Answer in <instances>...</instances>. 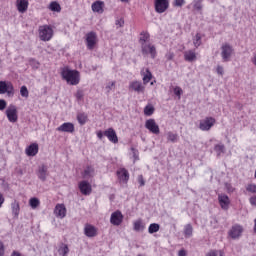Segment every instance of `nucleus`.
I'll return each mask as SVG.
<instances>
[{
    "mask_svg": "<svg viewBox=\"0 0 256 256\" xmlns=\"http://www.w3.org/2000/svg\"><path fill=\"white\" fill-rule=\"evenodd\" d=\"M61 77L63 81H66L67 85H79L81 83V73L68 67L61 69Z\"/></svg>",
    "mask_w": 256,
    "mask_h": 256,
    "instance_id": "1",
    "label": "nucleus"
},
{
    "mask_svg": "<svg viewBox=\"0 0 256 256\" xmlns=\"http://www.w3.org/2000/svg\"><path fill=\"white\" fill-rule=\"evenodd\" d=\"M110 223L116 227H119L123 223V214L121 211H115L111 214Z\"/></svg>",
    "mask_w": 256,
    "mask_h": 256,
    "instance_id": "17",
    "label": "nucleus"
},
{
    "mask_svg": "<svg viewBox=\"0 0 256 256\" xmlns=\"http://www.w3.org/2000/svg\"><path fill=\"white\" fill-rule=\"evenodd\" d=\"M37 177L40 181H46L47 177H49V168L45 165H41L38 167Z\"/></svg>",
    "mask_w": 256,
    "mask_h": 256,
    "instance_id": "19",
    "label": "nucleus"
},
{
    "mask_svg": "<svg viewBox=\"0 0 256 256\" xmlns=\"http://www.w3.org/2000/svg\"><path fill=\"white\" fill-rule=\"evenodd\" d=\"M16 9L20 13H27V9H29V0H16Z\"/></svg>",
    "mask_w": 256,
    "mask_h": 256,
    "instance_id": "23",
    "label": "nucleus"
},
{
    "mask_svg": "<svg viewBox=\"0 0 256 256\" xmlns=\"http://www.w3.org/2000/svg\"><path fill=\"white\" fill-rule=\"evenodd\" d=\"M217 120L211 116H208L199 122L200 131H211V128L215 126Z\"/></svg>",
    "mask_w": 256,
    "mask_h": 256,
    "instance_id": "7",
    "label": "nucleus"
},
{
    "mask_svg": "<svg viewBox=\"0 0 256 256\" xmlns=\"http://www.w3.org/2000/svg\"><path fill=\"white\" fill-rule=\"evenodd\" d=\"M184 59L188 61V63H193L197 59V52L195 50H186L184 52Z\"/></svg>",
    "mask_w": 256,
    "mask_h": 256,
    "instance_id": "26",
    "label": "nucleus"
},
{
    "mask_svg": "<svg viewBox=\"0 0 256 256\" xmlns=\"http://www.w3.org/2000/svg\"><path fill=\"white\" fill-rule=\"evenodd\" d=\"M218 202L224 211H228L229 207L231 206V199H229V196L227 194H219L218 195Z\"/></svg>",
    "mask_w": 256,
    "mask_h": 256,
    "instance_id": "13",
    "label": "nucleus"
},
{
    "mask_svg": "<svg viewBox=\"0 0 256 256\" xmlns=\"http://www.w3.org/2000/svg\"><path fill=\"white\" fill-rule=\"evenodd\" d=\"M82 177L83 179H91V177H95V168L91 165L84 167Z\"/></svg>",
    "mask_w": 256,
    "mask_h": 256,
    "instance_id": "24",
    "label": "nucleus"
},
{
    "mask_svg": "<svg viewBox=\"0 0 256 256\" xmlns=\"http://www.w3.org/2000/svg\"><path fill=\"white\" fill-rule=\"evenodd\" d=\"M214 149L218 155H221V153H225V145L218 144L215 146Z\"/></svg>",
    "mask_w": 256,
    "mask_h": 256,
    "instance_id": "43",
    "label": "nucleus"
},
{
    "mask_svg": "<svg viewBox=\"0 0 256 256\" xmlns=\"http://www.w3.org/2000/svg\"><path fill=\"white\" fill-rule=\"evenodd\" d=\"M142 77H143V83L144 85H147L151 79H153V74H151V71H149V68H145L141 71Z\"/></svg>",
    "mask_w": 256,
    "mask_h": 256,
    "instance_id": "28",
    "label": "nucleus"
},
{
    "mask_svg": "<svg viewBox=\"0 0 256 256\" xmlns=\"http://www.w3.org/2000/svg\"><path fill=\"white\" fill-rule=\"evenodd\" d=\"M160 229L159 224L157 223H152L150 224L149 228H148V233L153 234V233H157Z\"/></svg>",
    "mask_w": 256,
    "mask_h": 256,
    "instance_id": "38",
    "label": "nucleus"
},
{
    "mask_svg": "<svg viewBox=\"0 0 256 256\" xmlns=\"http://www.w3.org/2000/svg\"><path fill=\"white\" fill-rule=\"evenodd\" d=\"M7 95V97H13L15 95V87L13 83L9 81H0V95Z\"/></svg>",
    "mask_w": 256,
    "mask_h": 256,
    "instance_id": "5",
    "label": "nucleus"
},
{
    "mask_svg": "<svg viewBox=\"0 0 256 256\" xmlns=\"http://www.w3.org/2000/svg\"><path fill=\"white\" fill-rule=\"evenodd\" d=\"M129 91H134L135 93H145V86L140 81H132L129 83Z\"/></svg>",
    "mask_w": 256,
    "mask_h": 256,
    "instance_id": "18",
    "label": "nucleus"
},
{
    "mask_svg": "<svg viewBox=\"0 0 256 256\" xmlns=\"http://www.w3.org/2000/svg\"><path fill=\"white\" fill-rule=\"evenodd\" d=\"M149 39H150L149 32H142L139 37V43L141 47H143V45H148L149 43H151L149 42Z\"/></svg>",
    "mask_w": 256,
    "mask_h": 256,
    "instance_id": "29",
    "label": "nucleus"
},
{
    "mask_svg": "<svg viewBox=\"0 0 256 256\" xmlns=\"http://www.w3.org/2000/svg\"><path fill=\"white\" fill-rule=\"evenodd\" d=\"M145 227L146 225L143 219H137L133 222V229L137 232L145 231Z\"/></svg>",
    "mask_w": 256,
    "mask_h": 256,
    "instance_id": "27",
    "label": "nucleus"
},
{
    "mask_svg": "<svg viewBox=\"0 0 256 256\" xmlns=\"http://www.w3.org/2000/svg\"><path fill=\"white\" fill-rule=\"evenodd\" d=\"M175 7H183L185 5V0H174Z\"/></svg>",
    "mask_w": 256,
    "mask_h": 256,
    "instance_id": "51",
    "label": "nucleus"
},
{
    "mask_svg": "<svg viewBox=\"0 0 256 256\" xmlns=\"http://www.w3.org/2000/svg\"><path fill=\"white\" fill-rule=\"evenodd\" d=\"M84 233L86 237H96L97 228L91 224H86L84 228Z\"/></svg>",
    "mask_w": 256,
    "mask_h": 256,
    "instance_id": "25",
    "label": "nucleus"
},
{
    "mask_svg": "<svg viewBox=\"0 0 256 256\" xmlns=\"http://www.w3.org/2000/svg\"><path fill=\"white\" fill-rule=\"evenodd\" d=\"M116 175L120 185H127L129 181V171L125 168H120L117 170Z\"/></svg>",
    "mask_w": 256,
    "mask_h": 256,
    "instance_id": "11",
    "label": "nucleus"
},
{
    "mask_svg": "<svg viewBox=\"0 0 256 256\" xmlns=\"http://www.w3.org/2000/svg\"><path fill=\"white\" fill-rule=\"evenodd\" d=\"M122 3H129V0H120Z\"/></svg>",
    "mask_w": 256,
    "mask_h": 256,
    "instance_id": "63",
    "label": "nucleus"
},
{
    "mask_svg": "<svg viewBox=\"0 0 256 256\" xmlns=\"http://www.w3.org/2000/svg\"><path fill=\"white\" fill-rule=\"evenodd\" d=\"M20 95L26 98L29 97V90L27 89V86H22L20 88Z\"/></svg>",
    "mask_w": 256,
    "mask_h": 256,
    "instance_id": "44",
    "label": "nucleus"
},
{
    "mask_svg": "<svg viewBox=\"0 0 256 256\" xmlns=\"http://www.w3.org/2000/svg\"><path fill=\"white\" fill-rule=\"evenodd\" d=\"M226 189L228 193H233V187H231V184H226Z\"/></svg>",
    "mask_w": 256,
    "mask_h": 256,
    "instance_id": "59",
    "label": "nucleus"
},
{
    "mask_svg": "<svg viewBox=\"0 0 256 256\" xmlns=\"http://www.w3.org/2000/svg\"><path fill=\"white\" fill-rule=\"evenodd\" d=\"M175 57V54L173 52H168L166 54V59H168V61H171V59H173Z\"/></svg>",
    "mask_w": 256,
    "mask_h": 256,
    "instance_id": "55",
    "label": "nucleus"
},
{
    "mask_svg": "<svg viewBox=\"0 0 256 256\" xmlns=\"http://www.w3.org/2000/svg\"><path fill=\"white\" fill-rule=\"evenodd\" d=\"M250 204L253 206V207H256V195L255 196H252L250 198Z\"/></svg>",
    "mask_w": 256,
    "mask_h": 256,
    "instance_id": "57",
    "label": "nucleus"
},
{
    "mask_svg": "<svg viewBox=\"0 0 256 256\" xmlns=\"http://www.w3.org/2000/svg\"><path fill=\"white\" fill-rule=\"evenodd\" d=\"M91 9L93 13H98L99 15H101L103 11H105V2L97 0L92 3Z\"/></svg>",
    "mask_w": 256,
    "mask_h": 256,
    "instance_id": "21",
    "label": "nucleus"
},
{
    "mask_svg": "<svg viewBox=\"0 0 256 256\" xmlns=\"http://www.w3.org/2000/svg\"><path fill=\"white\" fill-rule=\"evenodd\" d=\"M75 97L77 101H83V97H85V93L83 92V90H77Z\"/></svg>",
    "mask_w": 256,
    "mask_h": 256,
    "instance_id": "45",
    "label": "nucleus"
},
{
    "mask_svg": "<svg viewBox=\"0 0 256 256\" xmlns=\"http://www.w3.org/2000/svg\"><path fill=\"white\" fill-rule=\"evenodd\" d=\"M7 109V101L0 99V111H5Z\"/></svg>",
    "mask_w": 256,
    "mask_h": 256,
    "instance_id": "49",
    "label": "nucleus"
},
{
    "mask_svg": "<svg viewBox=\"0 0 256 256\" xmlns=\"http://www.w3.org/2000/svg\"><path fill=\"white\" fill-rule=\"evenodd\" d=\"M96 135H97L98 139H103V137L105 136V132L99 130L96 132Z\"/></svg>",
    "mask_w": 256,
    "mask_h": 256,
    "instance_id": "56",
    "label": "nucleus"
},
{
    "mask_svg": "<svg viewBox=\"0 0 256 256\" xmlns=\"http://www.w3.org/2000/svg\"><path fill=\"white\" fill-rule=\"evenodd\" d=\"M11 209H12V215H14V217H19V211H20L19 202L14 201L11 204Z\"/></svg>",
    "mask_w": 256,
    "mask_h": 256,
    "instance_id": "32",
    "label": "nucleus"
},
{
    "mask_svg": "<svg viewBox=\"0 0 256 256\" xmlns=\"http://www.w3.org/2000/svg\"><path fill=\"white\" fill-rule=\"evenodd\" d=\"M137 181L140 187H143L145 185V179L143 178V175H139Z\"/></svg>",
    "mask_w": 256,
    "mask_h": 256,
    "instance_id": "53",
    "label": "nucleus"
},
{
    "mask_svg": "<svg viewBox=\"0 0 256 256\" xmlns=\"http://www.w3.org/2000/svg\"><path fill=\"white\" fill-rule=\"evenodd\" d=\"M234 53H235V50L233 49V46L227 43L223 44L221 46V53H220L223 63H229Z\"/></svg>",
    "mask_w": 256,
    "mask_h": 256,
    "instance_id": "3",
    "label": "nucleus"
},
{
    "mask_svg": "<svg viewBox=\"0 0 256 256\" xmlns=\"http://www.w3.org/2000/svg\"><path fill=\"white\" fill-rule=\"evenodd\" d=\"M114 89H115V81H110L105 86V91H107V93H111V91H114Z\"/></svg>",
    "mask_w": 256,
    "mask_h": 256,
    "instance_id": "41",
    "label": "nucleus"
},
{
    "mask_svg": "<svg viewBox=\"0 0 256 256\" xmlns=\"http://www.w3.org/2000/svg\"><path fill=\"white\" fill-rule=\"evenodd\" d=\"M173 91H174V95H176L178 99H181V95H183V89H181V87L179 86H175Z\"/></svg>",
    "mask_w": 256,
    "mask_h": 256,
    "instance_id": "42",
    "label": "nucleus"
},
{
    "mask_svg": "<svg viewBox=\"0 0 256 256\" xmlns=\"http://www.w3.org/2000/svg\"><path fill=\"white\" fill-rule=\"evenodd\" d=\"M5 255V246L3 245V242H0V256Z\"/></svg>",
    "mask_w": 256,
    "mask_h": 256,
    "instance_id": "54",
    "label": "nucleus"
},
{
    "mask_svg": "<svg viewBox=\"0 0 256 256\" xmlns=\"http://www.w3.org/2000/svg\"><path fill=\"white\" fill-rule=\"evenodd\" d=\"M192 5L195 11H201V9H203V3L201 0H194Z\"/></svg>",
    "mask_w": 256,
    "mask_h": 256,
    "instance_id": "40",
    "label": "nucleus"
},
{
    "mask_svg": "<svg viewBox=\"0 0 256 256\" xmlns=\"http://www.w3.org/2000/svg\"><path fill=\"white\" fill-rule=\"evenodd\" d=\"M154 9L156 13H165L169 9V0H154Z\"/></svg>",
    "mask_w": 256,
    "mask_h": 256,
    "instance_id": "9",
    "label": "nucleus"
},
{
    "mask_svg": "<svg viewBox=\"0 0 256 256\" xmlns=\"http://www.w3.org/2000/svg\"><path fill=\"white\" fill-rule=\"evenodd\" d=\"M132 153L134 157V163L135 161H139V151H137L135 148H132Z\"/></svg>",
    "mask_w": 256,
    "mask_h": 256,
    "instance_id": "50",
    "label": "nucleus"
},
{
    "mask_svg": "<svg viewBox=\"0 0 256 256\" xmlns=\"http://www.w3.org/2000/svg\"><path fill=\"white\" fill-rule=\"evenodd\" d=\"M54 215L58 219H65V217H67V207L65 206V204H56L54 208Z\"/></svg>",
    "mask_w": 256,
    "mask_h": 256,
    "instance_id": "12",
    "label": "nucleus"
},
{
    "mask_svg": "<svg viewBox=\"0 0 256 256\" xmlns=\"http://www.w3.org/2000/svg\"><path fill=\"white\" fill-rule=\"evenodd\" d=\"M5 115L9 121V123H17L19 121V110L14 104H10L6 110Z\"/></svg>",
    "mask_w": 256,
    "mask_h": 256,
    "instance_id": "4",
    "label": "nucleus"
},
{
    "mask_svg": "<svg viewBox=\"0 0 256 256\" xmlns=\"http://www.w3.org/2000/svg\"><path fill=\"white\" fill-rule=\"evenodd\" d=\"M154 113H155V107H153V105L148 104L147 106H145L144 115H146V117H151V115H153Z\"/></svg>",
    "mask_w": 256,
    "mask_h": 256,
    "instance_id": "34",
    "label": "nucleus"
},
{
    "mask_svg": "<svg viewBox=\"0 0 256 256\" xmlns=\"http://www.w3.org/2000/svg\"><path fill=\"white\" fill-rule=\"evenodd\" d=\"M187 255V252L185 250H180L178 252V256H186Z\"/></svg>",
    "mask_w": 256,
    "mask_h": 256,
    "instance_id": "60",
    "label": "nucleus"
},
{
    "mask_svg": "<svg viewBox=\"0 0 256 256\" xmlns=\"http://www.w3.org/2000/svg\"><path fill=\"white\" fill-rule=\"evenodd\" d=\"M58 253L59 255H62V256L69 255V246H67V244L62 243L58 249Z\"/></svg>",
    "mask_w": 256,
    "mask_h": 256,
    "instance_id": "33",
    "label": "nucleus"
},
{
    "mask_svg": "<svg viewBox=\"0 0 256 256\" xmlns=\"http://www.w3.org/2000/svg\"><path fill=\"white\" fill-rule=\"evenodd\" d=\"M33 63H34V67H35L36 69H38V67H39V62L33 61Z\"/></svg>",
    "mask_w": 256,
    "mask_h": 256,
    "instance_id": "62",
    "label": "nucleus"
},
{
    "mask_svg": "<svg viewBox=\"0 0 256 256\" xmlns=\"http://www.w3.org/2000/svg\"><path fill=\"white\" fill-rule=\"evenodd\" d=\"M201 39H203V34H201V33H197V34L193 37L192 41H193V45H194V47H195L196 49L199 48V47H201Z\"/></svg>",
    "mask_w": 256,
    "mask_h": 256,
    "instance_id": "31",
    "label": "nucleus"
},
{
    "mask_svg": "<svg viewBox=\"0 0 256 256\" xmlns=\"http://www.w3.org/2000/svg\"><path fill=\"white\" fill-rule=\"evenodd\" d=\"M217 255H219V256H223V251H221V250H211L210 252H208L207 253V255L206 256H217Z\"/></svg>",
    "mask_w": 256,
    "mask_h": 256,
    "instance_id": "46",
    "label": "nucleus"
},
{
    "mask_svg": "<svg viewBox=\"0 0 256 256\" xmlns=\"http://www.w3.org/2000/svg\"><path fill=\"white\" fill-rule=\"evenodd\" d=\"M247 191H250V193H256V185L255 184H249L247 186Z\"/></svg>",
    "mask_w": 256,
    "mask_h": 256,
    "instance_id": "52",
    "label": "nucleus"
},
{
    "mask_svg": "<svg viewBox=\"0 0 256 256\" xmlns=\"http://www.w3.org/2000/svg\"><path fill=\"white\" fill-rule=\"evenodd\" d=\"M29 205H30L31 209H37V207H39V205H41V201L39 200V198L33 197V198H30Z\"/></svg>",
    "mask_w": 256,
    "mask_h": 256,
    "instance_id": "35",
    "label": "nucleus"
},
{
    "mask_svg": "<svg viewBox=\"0 0 256 256\" xmlns=\"http://www.w3.org/2000/svg\"><path fill=\"white\" fill-rule=\"evenodd\" d=\"M11 256H21V253L17 252V251H13V253L11 254Z\"/></svg>",
    "mask_w": 256,
    "mask_h": 256,
    "instance_id": "61",
    "label": "nucleus"
},
{
    "mask_svg": "<svg viewBox=\"0 0 256 256\" xmlns=\"http://www.w3.org/2000/svg\"><path fill=\"white\" fill-rule=\"evenodd\" d=\"M80 193H82V195H91V184L85 180L79 182L78 184Z\"/></svg>",
    "mask_w": 256,
    "mask_h": 256,
    "instance_id": "20",
    "label": "nucleus"
},
{
    "mask_svg": "<svg viewBox=\"0 0 256 256\" xmlns=\"http://www.w3.org/2000/svg\"><path fill=\"white\" fill-rule=\"evenodd\" d=\"M77 121L80 125H85V123H87V114L78 113L77 114Z\"/></svg>",
    "mask_w": 256,
    "mask_h": 256,
    "instance_id": "36",
    "label": "nucleus"
},
{
    "mask_svg": "<svg viewBox=\"0 0 256 256\" xmlns=\"http://www.w3.org/2000/svg\"><path fill=\"white\" fill-rule=\"evenodd\" d=\"M56 131H59L60 133H75V124L71 122H64L56 129Z\"/></svg>",
    "mask_w": 256,
    "mask_h": 256,
    "instance_id": "14",
    "label": "nucleus"
},
{
    "mask_svg": "<svg viewBox=\"0 0 256 256\" xmlns=\"http://www.w3.org/2000/svg\"><path fill=\"white\" fill-rule=\"evenodd\" d=\"M145 128L153 135H159V133H161L159 124H157V122L153 118H150L145 121Z\"/></svg>",
    "mask_w": 256,
    "mask_h": 256,
    "instance_id": "8",
    "label": "nucleus"
},
{
    "mask_svg": "<svg viewBox=\"0 0 256 256\" xmlns=\"http://www.w3.org/2000/svg\"><path fill=\"white\" fill-rule=\"evenodd\" d=\"M155 83H156V81L154 80V81H152V82L150 83V85H155Z\"/></svg>",
    "mask_w": 256,
    "mask_h": 256,
    "instance_id": "64",
    "label": "nucleus"
},
{
    "mask_svg": "<svg viewBox=\"0 0 256 256\" xmlns=\"http://www.w3.org/2000/svg\"><path fill=\"white\" fill-rule=\"evenodd\" d=\"M27 157H35L39 153V144L32 143L25 149Z\"/></svg>",
    "mask_w": 256,
    "mask_h": 256,
    "instance_id": "22",
    "label": "nucleus"
},
{
    "mask_svg": "<svg viewBox=\"0 0 256 256\" xmlns=\"http://www.w3.org/2000/svg\"><path fill=\"white\" fill-rule=\"evenodd\" d=\"M3 203H5V197H3V194L0 193V209L3 207Z\"/></svg>",
    "mask_w": 256,
    "mask_h": 256,
    "instance_id": "58",
    "label": "nucleus"
},
{
    "mask_svg": "<svg viewBox=\"0 0 256 256\" xmlns=\"http://www.w3.org/2000/svg\"><path fill=\"white\" fill-rule=\"evenodd\" d=\"M229 237L231 239H239L241 235H243V226L241 225H234L228 232Z\"/></svg>",
    "mask_w": 256,
    "mask_h": 256,
    "instance_id": "15",
    "label": "nucleus"
},
{
    "mask_svg": "<svg viewBox=\"0 0 256 256\" xmlns=\"http://www.w3.org/2000/svg\"><path fill=\"white\" fill-rule=\"evenodd\" d=\"M48 9L50 11H53L54 13H61V5L58 4L57 1H52L49 6Z\"/></svg>",
    "mask_w": 256,
    "mask_h": 256,
    "instance_id": "30",
    "label": "nucleus"
},
{
    "mask_svg": "<svg viewBox=\"0 0 256 256\" xmlns=\"http://www.w3.org/2000/svg\"><path fill=\"white\" fill-rule=\"evenodd\" d=\"M216 73L217 75H221V77H223V75H225V68H223L221 65L216 66Z\"/></svg>",
    "mask_w": 256,
    "mask_h": 256,
    "instance_id": "47",
    "label": "nucleus"
},
{
    "mask_svg": "<svg viewBox=\"0 0 256 256\" xmlns=\"http://www.w3.org/2000/svg\"><path fill=\"white\" fill-rule=\"evenodd\" d=\"M116 27H123L125 25V20L123 18H117L115 21Z\"/></svg>",
    "mask_w": 256,
    "mask_h": 256,
    "instance_id": "48",
    "label": "nucleus"
},
{
    "mask_svg": "<svg viewBox=\"0 0 256 256\" xmlns=\"http://www.w3.org/2000/svg\"><path fill=\"white\" fill-rule=\"evenodd\" d=\"M54 34L53 26L47 24L39 26L38 35L41 41H51Z\"/></svg>",
    "mask_w": 256,
    "mask_h": 256,
    "instance_id": "2",
    "label": "nucleus"
},
{
    "mask_svg": "<svg viewBox=\"0 0 256 256\" xmlns=\"http://www.w3.org/2000/svg\"><path fill=\"white\" fill-rule=\"evenodd\" d=\"M86 47L90 51H93L95 47H97V43H99V38L97 37V33L89 32L85 36Z\"/></svg>",
    "mask_w": 256,
    "mask_h": 256,
    "instance_id": "6",
    "label": "nucleus"
},
{
    "mask_svg": "<svg viewBox=\"0 0 256 256\" xmlns=\"http://www.w3.org/2000/svg\"><path fill=\"white\" fill-rule=\"evenodd\" d=\"M141 48L143 55H149L152 59H155V57H157V49L155 48V45L151 43L143 44Z\"/></svg>",
    "mask_w": 256,
    "mask_h": 256,
    "instance_id": "10",
    "label": "nucleus"
},
{
    "mask_svg": "<svg viewBox=\"0 0 256 256\" xmlns=\"http://www.w3.org/2000/svg\"><path fill=\"white\" fill-rule=\"evenodd\" d=\"M104 137H107V139L110 141V143L117 144L119 143V138L117 137V132H115V129L108 128L104 131Z\"/></svg>",
    "mask_w": 256,
    "mask_h": 256,
    "instance_id": "16",
    "label": "nucleus"
},
{
    "mask_svg": "<svg viewBox=\"0 0 256 256\" xmlns=\"http://www.w3.org/2000/svg\"><path fill=\"white\" fill-rule=\"evenodd\" d=\"M184 235L185 237H191V235H193V226H191V224H187L184 227Z\"/></svg>",
    "mask_w": 256,
    "mask_h": 256,
    "instance_id": "39",
    "label": "nucleus"
},
{
    "mask_svg": "<svg viewBox=\"0 0 256 256\" xmlns=\"http://www.w3.org/2000/svg\"><path fill=\"white\" fill-rule=\"evenodd\" d=\"M167 139L171 141V143H177V140L179 139V135H177V133L168 132Z\"/></svg>",
    "mask_w": 256,
    "mask_h": 256,
    "instance_id": "37",
    "label": "nucleus"
}]
</instances>
